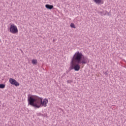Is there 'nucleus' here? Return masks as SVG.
<instances>
[{
  "label": "nucleus",
  "mask_w": 126,
  "mask_h": 126,
  "mask_svg": "<svg viewBox=\"0 0 126 126\" xmlns=\"http://www.w3.org/2000/svg\"><path fill=\"white\" fill-rule=\"evenodd\" d=\"M88 62V58L84 57L82 53L78 51L75 53L70 63V70L74 69L78 71L80 69V64H86Z\"/></svg>",
  "instance_id": "nucleus-1"
},
{
  "label": "nucleus",
  "mask_w": 126,
  "mask_h": 126,
  "mask_svg": "<svg viewBox=\"0 0 126 126\" xmlns=\"http://www.w3.org/2000/svg\"><path fill=\"white\" fill-rule=\"evenodd\" d=\"M28 101L29 105L34 107V108H41V106H44V107H47V104L49 101L48 99L45 98L43 100V98L40 97L37 95H28Z\"/></svg>",
  "instance_id": "nucleus-2"
},
{
  "label": "nucleus",
  "mask_w": 126,
  "mask_h": 126,
  "mask_svg": "<svg viewBox=\"0 0 126 126\" xmlns=\"http://www.w3.org/2000/svg\"><path fill=\"white\" fill-rule=\"evenodd\" d=\"M10 33H12V34H16V33H18V29H17V27L14 25V24H12L9 28Z\"/></svg>",
  "instance_id": "nucleus-3"
},
{
  "label": "nucleus",
  "mask_w": 126,
  "mask_h": 126,
  "mask_svg": "<svg viewBox=\"0 0 126 126\" xmlns=\"http://www.w3.org/2000/svg\"><path fill=\"white\" fill-rule=\"evenodd\" d=\"M9 82L12 85H15V86H19V83H18L15 79L10 78Z\"/></svg>",
  "instance_id": "nucleus-4"
},
{
  "label": "nucleus",
  "mask_w": 126,
  "mask_h": 126,
  "mask_svg": "<svg viewBox=\"0 0 126 126\" xmlns=\"http://www.w3.org/2000/svg\"><path fill=\"white\" fill-rule=\"evenodd\" d=\"M45 7L46 8H47V9H53L54 8V5H50L49 4H47L45 5Z\"/></svg>",
  "instance_id": "nucleus-5"
},
{
  "label": "nucleus",
  "mask_w": 126,
  "mask_h": 126,
  "mask_svg": "<svg viewBox=\"0 0 126 126\" xmlns=\"http://www.w3.org/2000/svg\"><path fill=\"white\" fill-rule=\"evenodd\" d=\"M98 14H100V15H102V16L106 15V14H107V11L105 10V11L98 12Z\"/></svg>",
  "instance_id": "nucleus-6"
},
{
  "label": "nucleus",
  "mask_w": 126,
  "mask_h": 126,
  "mask_svg": "<svg viewBox=\"0 0 126 126\" xmlns=\"http://www.w3.org/2000/svg\"><path fill=\"white\" fill-rule=\"evenodd\" d=\"M32 64H37V63H38V61H37V60L33 59L32 60Z\"/></svg>",
  "instance_id": "nucleus-7"
},
{
  "label": "nucleus",
  "mask_w": 126,
  "mask_h": 126,
  "mask_svg": "<svg viewBox=\"0 0 126 126\" xmlns=\"http://www.w3.org/2000/svg\"><path fill=\"white\" fill-rule=\"evenodd\" d=\"M95 3H98V4H100L101 2H102V0H93Z\"/></svg>",
  "instance_id": "nucleus-8"
},
{
  "label": "nucleus",
  "mask_w": 126,
  "mask_h": 126,
  "mask_svg": "<svg viewBox=\"0 0 126 126\" xmlns=\"http://www.w3.org/2000/svg\"><path fill=\"white\" fill-rule=\"evenodd\" d=\"M5 88V85L4 84H0V89H3Z\"/></svg>",
  "instance_id": "nucleus-9"
},
{
  "label": "nucleus",
  "mask_w": 126,
  "mask_h": 126,
  "mask_svg": "<svg viewBox=\"0 0 126 126\" xmlns=\"http://www.w3.org/2000/svg\"><path fill=\"white\" fill-rule=\"evenodd\" d=\"M70 27H71V28H76L75 25H74V24L73 23L70 24Z\"/></svg>",
  "instance_id": "nucleus-10"
},
{
  "label": "nucleus",
  "mask_w": 126,
  "mask_h": 126,
  "mask_svg": "<svg viewBox=\"0 0 126 126\" xmlns=\"http://www.w3.org/2000/svg\"><path fill=\"white\" fill-rule=\"evenodd\" d=\"M104 74H105V75H108V73H107V72H105L104 73Z\"/></svg>",
  "instance_id": "nucleus-11"
},
{
  "label": "nucleus",
  "mask_w": 126,
  "mask_h": 126,
  "mask_svg": "<svg viewBox=\"0 0 126 126\" xmlns=\"http://www.w3.org/2000/svg\"><path fill=\"white\" fill-rule=\"evenodd\" d=\"M67 83H70V81L67 80Z\"/></svg>",
  "instance_id": "nucleus-12"
},
{
  "label": "nucleus",
  "mask_w": 126,
  "mask_h": 126,
  "mask_svg": "<svg viewBox=\"0 0 126 126\" xmlns=\"http://www.w3.org/2000/svg\"><path fill=\"white\" fill-rule=\"evenodd\" d=\"M108 15H110V13H108Z\"/></svg>",
  "instance_id": "nucleus-13"
},
{
  "label": "nucleus",
  "mask_w": 126,
  "mask_h": 126,
  "mask_svg": "<svg viewBox=\"0 0 126 126\" xmlns=\"http://www.w3.org/2000/svg\"><path fill=\"white\" fill-rule=\"evenodd\" d=\"M54 42H55V39L53 40Z\"/></svg>",
  "instance_id": "nucleus-14"
}]
</instances>
